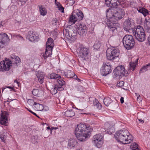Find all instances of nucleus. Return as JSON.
<instances>
[{
  "label": "nucleus",
  "mask_w": 150,
  "mask_h": 150,
  "mask_svg": "<svg viewBox=\"0 0 150 150\" xmlns=\"http://www.w3.org/2000/svg\"><path fill=\"white\" fill-rule=\"evenodd\" d=\"M17 38H19L21 40H23V37L19 35L17 36Z\"/></svg>",
  "instance_id": "bf43d9fd"
},
{
  "label": "nucleus",
  "mask_w": 150,
  "mask_h": 150,
  "mask_svg": "<svg viewBox=\"0 0 150 150\" xmlns=\"http://www.w3.org/2000/svg\"><path fill=\"white\" fill-rule=\"evenodd\" d=\"M124 29L126 31H128L132 29V30L134 28V24L133 23H131L129 19L126 20L123 23Z\"/></svg>",
  "instance_id": "f3484780"
},
{
  "label": "nucleus",
  "mask_w": 150,
  "mask_h": 150,
  "mask_svg": "<svg viewBox=\"0 0 150 150\" xmlns=\"http://www.w3.org/2000/svg\"><path fill=\"white\" fill-rule=\"evenodd\" d=\"M63 90V89L62 88H58L56 86V85H55L51 89V91L52 92L53 94H55L57 93V91H61Z\"/></svg>",
  "instance_id": "bb28decb"
},
{
  "label": "nucleus",
  "mask_w": 150,
  "mask_h": 150,
  "mask_svg": "<svg viewBox=\"0 0 150 150\" xmlns=\"http://www.w3.org/2000/svg\"><path fill=\"white\" fill-rule=\"evenodd\" d=\"M132 33L133 35L138 41L142 42L145 40V33L142 26L140 25L137 26V28L133 30Z\"/></svg>",
  "instance_id": "f03ea898"
},
{
  "label": "nucleus",
  "mask_w": 150,
  "mask_h": 150,
  "mask_svg": "<svg viewBox=\"0 0 150 150\" xmlns=\"http://www.w3.org/2000/svg\"><path fill=\"white\" fill-rule=\"evenodd\" d=\"M91 132H76L75 134L77 138L81 142L85 141L89 139L91 136Z\"/></svg>",
  "instance_id": "1a4fd4ad"
},
{
  "label": "nucleus",
  "mask_w": 150,
  "mask_h": 150,
  "mask_svg": "<svg viewBox=\"0 0 150 150\" xmlns=\"http://www.w3.org/2000/svg\"><path fill=\"white\" fill-rule=\"evenodd\" d=\"M135 94L136 95V96H137V99L139 98L140 97V95H139V94H138L137 93H135Z\"/></svg>",
  "instance_id": "774afa93"
},
{
  "label": "nucleus",
  "mask_w": 150,
  "mask_h": 150,
  "mask_svg": "<svg viewBox=\"0 0 150 150\" xmlns=\"http://www.w3.org/2000/svg\"><path fill=\"white\" fill-rule=\"evenodd\" d=\"M75 115V113L73 110H67L64 113V115L67 117H72Z\"/></svg>",
  "instance_id": "2f4dec72"
},
{
  "label": "nucleus",
  "mask_w": 150,
  "mask_h": 150,
  "mask_svg": "<svg viewBox=\"0 0 150 150\" xmlns=\"http://www.w3.org/2000/svg\"><path fill=\"white\" fill-rule=\"evenodd\" d=\"M90 53V50L88 48L81 47L79 50L78 54L79 56L84 60L87 59Z\"/></svg>",
  "instance_id": "ddd939ff"
},
{
  "label": "nucleus",
  "mask_w": 150,
  "mask_h": 150,
  "mask_svg": "<svg viewBox=\"0 0 150 150\" xmlns=\"http://www.w3.org/2000/svg\"><path fill=\"white\" fill-rule=\"evenodd\" d=\"M150 69V63H149L146 65L142 67L139 73H143L144 71H146L148 69Z\"/></svg>",
  "instance_id": "72a5a7b5"
},
{
  "label": "nucleus",
  "mask_w": 150,
  "mask_h": 150,
  "mask_svg": "<svg viewBox=\"0 0 150 150\" xmlns=\"http://www.w3.org/2000/svg\"><path fill=\"white\" fill-rule=\"evenodd\" d=\"M33 94L35 96H38L39 94V91L38 89H34L32 91Z\"/></svg>",
  "instance_id": "ea45409f"
},
{
  "label": "nucleus",
  "mask_w": 150,
  "mask_h": 150,
  "mask_svg": "<svg viewBox=\"0 0 150 150\" xmlns=\"http://www.w3.org/2000/svg\"><path fill=\"white\" fill-rule=\"evenodd\" d=\"M93 104L94 106H95L96 108L98 110H100L102 108L101 104L99 103L98 101L96 99H95L93 100Z\"/></svg>",
  "instance_id": "7c9ffc66"
},
{
  "label": "nucleus",
  "mask_w": 150,
  "mask_h": 150,
  "mask_svg": "<svg viewBox=\"0 0 150 150\" xmlns=\"http://www.w3.org/2000/svg\"><path fill=\"white\" fill-rule=\"evenodd\" d=\"M35 35L34 33L33 32L29 33L28 35V38L29 40L31 42H33L35 41Z\"/></svg>",
  "instance_id": "cd10ccee"
},
{
  "label": "nucleus",
  "mask_w": 150,
  "mask_h": 150,
  "mask_svg": "<svg viewBox=\"0 0 150 150\" xmlns=\"http://www.w3.org/2000/svg\"><path fill=\"white\" fill-rule=\"evenodd\" d=\"M144 26L145 28H150V19H145V21L144 23Z\"/></svg>",
  "instance_id": "4c0bfd02"
},
{
  "label": "nucleus",
  "mask_w": 150,
  "mask_h": 150,
  "mask_svg": "<svg viewBox=\"0 0 150 150\" xmlns=\"http://www.w3.org/2000/svg\"><path fill=\"white\" fill-rule=\"evenodd\" d=\"M138 4H139L136 6L137 10L139 13L142 14L144 16L149 15V12L148 10L142 6V3L140 1L138 3Z\"/></svg>",
  "instance_id": "6ab92c4d"
},
{
  "label": "nucleus",
  "mask_w": 150,
  "mask_h": 150,
  "mask_svg": "<svg viewBox=\"0 0 150 150\" xmlns=\"http://www.w3.org/2000/svg\"><path fill=\"white\" fill-rule=\"evenodd\" d=\"M110 6H112L114 8L121 6L120 5L118 0H112Z\"/></svg>",
  "instance_id": "b1692460"
},
{
  "label": "nucleus",
  "mask_w": 150,
  "mask_h": 150,
  "mask_svg": "<svg viewBox=\"0 0 150 150\" xmlns=\"http://www.w3.org/2000/svg\"><path fill=\"white\" fill-rule=\"evenodd\" d=\"M138 145L135 142L132 143L130 146V147L132 150H135L137 149H139L138 147Z\"/></svg>",
  "instance_id": "58836bf2"
},
{
  "label": "nucleus",
  "mask_w": 150,
  "mask_h": 150,
  "mask_svg": "<svg viewBox=\"0 0 150 150\" xmlns=\"http://www.w3.org/2000/svg\"><path fill=\"white\" fill-rule=\"evenodd\" d=\"M122 42L125 48L127 50L133 47L135 44L133 36L129 35H126L124 37Z\"/></svg>",
  "instance_id": "20e7f679"
},
{
  "label": "nucleus",
  "mask_w": 150,
  "mask_h": 150,
  "mask_svg": "<svg viewBox=\"0 0 150 150\" xmlns=\"http://www.w3.org/2000/svg\"><path fill=\"white\" fill-rule=\"evenodd\" d=\"M117 85L119 86H122L124 85V82L122 81H121L118 83H117Z\"/></svg>",
  "instance_id": "8fccbe9b"
},
{
  "label": "nucleus",
  "mask_w": 150,
  "mask_h": 150,
  "mask_svg": "<svg viewBox=\"0 0 150 150\" xmlns=\"http://www.w3.org/2000/svg\"><path fill=\"white\" fill-rule=\"evenodd\" d=\"M69 4L70 5H72L74 4V0H68Z\"/></svg>",
  "instance_id": "3c124183"
},
{
  "label": "nucleus",
  "mask_w": 150,
  "mask_h": 150,
  "mask_svg": "<svg viewBox=\"0 0 150 150\" xmlns=\"http://www.w3.org/2000/svg\"><path fill=\"white\" fill-rule=\"evenodd\" d=\"M71 73L72 76H71V77H73V78L78 81L80 80V79L78 78L77 76L74 73V72H71Z\"/></svg>",
  "instance_id": "79ce46f5"
},
{
  "label": "nucleus",
  "mask_w": 150,
  "mask_h": 150,
  "mask_svg": "<svg viewBox=\"0 0 150 150\" xmlns=\"http://www.w3.org/2000/svg\"><path fill=\"white\" fill-rule=\"evenodd\" d=\"M76 30L79 35L83 36L86 35L87 32V28L84 24L78 23L76 25Z\"/></svg>",
  "instance_id": "f8f14e48"
},
{
  "label": "nucleus",
  "mask_w": 150,
  "mask_h": 150,
  "mask_svg": "<svg viewBox=\"0 0 150 150\" xmlns=\"http://www.w3.org/2000/svg\"><path fill=\"white\" fill-rule=\"evenodd\" d=\"M137 65V63L136 62H129V66L128 68L129 71L132 70L134 71L136 65Z\"/></svg>",
  "instance_id": "c756f323"
},
{
  "label": "nucleus",
  "mask_w": 150,
  "mask_h": 150,
  "mask_svg": "<svg viewBox=\"0 0 150 150\" xmlns=\"http://www.w3.org/2000/svg\"><path fill=\"white\" fill-rule=\"evenodd\" d=\"M128 131V130L125 129H123L120 130V131Z\"/></svg>",
  "instance_id": "680f3d73"
},
{
  "label": "nucleus",
  "mask_w": 150,
  "mask_h": 150,
  "mask_svg": "<svg viewBox=\"0 0 150 150\" xmlns=\"http://www.w3.org/2000/svg\"><path fill=\"white\" fill-rule=\"evenodd\" d=\"M148 43L150 45V34L147 38Z\"/></svg>",
  "instance_id": "4d7b16f0"
},
{
  "label": "nucleus",
  "mask_w": 150,
  "mask_h": 150,
  "mask_svg": "<svg viewBox=\"0 0 150 150\" xmlns=\"http://www.w3.org/2000/svg\"><path fill=\"white\" fill-rule=\"evenodd\" d=\"M127 132H116L114 135L115 139L118 142L125 144Z\"/></svg>",
  "instance_id": "9b49d317"
},
{
  "label": "nucleus",
  "mask_w": 150,
  "mask_h": 150,
  "mask_svg": "<svg viewBox=\"0 0 150 150\" xmlns=\"http://www.w3.org/2000/svg\"><path fill=\"white\" fill-rule=\"evenodd\" d=\"M54 45L52 39L51 38H48L46 42V47L45 53L43 54V56L45 58L51 56Z\"/></svg>",
  "instance_id": "423d86ee"
},
{
  "label": "nucleus",
  "mask_w": 150,
  "mask_h": 150,
  "mask_svg": "<svg viewBox=\"0 0 150 150\" xmlns=\"http://www.w3.org/2000/svg\"><path fill=\"white\" fill-rule=\"evenodd\" d=\"M55 4L57 6V8H58L61 5L59 2L57 1H55Z\"/></svg>",
  "instance_id": "603ef678"
},
{
  "label": "nucleus",
  "mask_w": 150,
  "mask_h": 150,
  "mask_svg": "<svg viewBox=\"0 0 150 150\" xmlns=\"http://www.w3.org/2000/svg\"><path fill=\"white\" fill-rule=\"evenodd\" d=\"M60 79H57V83L55 85H56V86L58 87V88H62L64 90V87L65 84V82L62 79H61V78Z\"/></svg>",
  "instance_id": "4be33fe9"
},
{
  "label": "nucleus",
  "mask_w": 150,
  "mask_h": 150,
  "mask_svg": "<svg viewBox=\"0 0 150 150\" xmlns=\"http://www.w3.org/2000/svg\"><path fill=\"white\" fill-rule=\"evenodd\" d=\"M14 83H17V84L18 85V86L19 84V82H18L16 80L14 81Z\"/></svg>",
  "instance_id": "69168bd1"
},
{
  "label": "nucleus",
  "mask_w": 150,
  "mask_h": 150,
  "mask_svg": "<svg viewBox=\"0 0 150 150\" xmlns=\"http://www.w3.org/2000/svg\"><path fill=\"white\" fill-rule=\"evenodd\" d=\"M120 101L121 103H123L124 102V98L121 97L120 99Z\"/></svg>",
  "instance_id": "13d9d810"
},
{
  "label": "nucleus",
  "mask_w": 150,
  "mask_h": 150,
  "mask_svg": "<svg viewBox=\"0 0 150 150\" xmlns=\"http://www.w3.org/2000/svg\"><path fill=\"white\" fill-rule=\"evenodd\" d=\"M36 76L38 78L39 82L41 83H42L43 82V79L44 78V76L43 74L41 73H39V72L36 74Z\"/></svg>",
  "instance_id": "a878e982"
},
{
  "label": "nucleus",
  "mask_w": 150,
  "mask_h": 150,
  "mask_svg": "<svg viewBox=\"0 0 150 150\" xmlns=\"http://www.w3.org/2000/svg\"><path fill=\"white\" fill-rule=\"evenodd\" d=\"M48 78L51 79H61V76L60 75L55 73H52L50 75Z\"/></svg>",
  "instance_id": "c85d7f7f"
},
{
  "label": "nucleus",
  "mask_w": 150,
  "mask_h": 150,
  "mask_svg": "<svg viewBox=\"0 0 150 150\" xmlns=\"http://www.w3.org/2000/svg\"><path fill=\"white\" fill-rule=\"evenodd\" d=\"M0 40L3 43L5 44L10 40L8 35L5 33H0Z\"/></svg>",
  "instance_id": "412c9836"
},
{
  "label": "nucleus",
  "mask_w": 150,
  "mask_h": 150,
  "mask_svg": "<svg viewBox=\"0 0 150 150\" xmlns=\"http://www.w3.org/2000/svg\"><path fill=\"white\" fill-rule=\"evenodd\" d=\"M105 128H106V129H108V127L110 125L108 123H106L105 124Z\"/></svg>",
  "instance_id": "5fc2aeb1"
},
{
  "label": "nucleus",
  "mask_w": 150,
  "mask_h": 150,
  "mask_svg": "<svg viewBox=\"0 0 150 150\" xmlns=\"http://www.w3.org/2000/svg\"><path fill=\"white\" fill-rule=\"evenodd\" d=\"M25 108L28 111L31 113L33 114V115L36 116L37 117L39 118V117L35 113L33 112L32 110L29 109L28 108Z\"/></svg>",
  "instance_id": "09e8293b"
},
{
  "label": "nucleus",
  "mask_w": 150,
  "mask_h": 150,
  "mask_svg": "<svg viewBox=\"0 0 150 150\" xmlns=\"http://www.w3.org/2000/svg\"><path fill=\"white\" fill-rule=\"evenodd\" d=\"M101 46V43L100 42L96 41L93 45V47L94 49L97 50L100 48Z\"/></svg>",
  "instance_id": "e433bc0d"
},
{
  "label": "nucleus",
  "mask_w": 150,
  "mask_h": 150,
  "mask_svg": "<svg viewBox=\"0 0 150 150\" xmlns=\"http://www.w3.org/2000/svg\"><path fill=\"white\" fill-rule=\"evenodd\" d=\"M112 104H113V105L112 106V107L113 108H115L116 107L117 105V104L116 103H112Z\"/></svg>",
  "instance_id": "864d4df0"
},
{
  "label": "nucleus",
  "mask_w": 150,
  "mask_h": 150,
  "mask_svg": "<svg viewBox=\"0 0 150 150\" xmlns=\"http://www.w3.org/2000/svg\"><path fill=\"white\" fill-rule=\"evenodd\" d=\"M104 64L101 69L100 72L101 75L103 76H106L111 73L112 69L110 64L108 63Z\"/></svg>",
  "instance_id": "2eb2a0df"
},
{
  "label": "nucleus",
  "mask_w": 150,
  "mask_h": 150,
  "mask_svg": "<svg viewBox=\"0 0 150 150\" xmlns=\"http://www.w3.org/2000/svg\"><path fill=\"white\" fill-rule=\"evenodd\" d=\"M11 57L12 59H14L17 61L16 63H19L20 61L19 57L17 56L12 55Z\"/></svg>",
  "instance_id": "a19ab883"
},
{
  "label": "nucleus",
  "mask_w": 150,
  "mask_h": 150,
  "mask_svg": "<svg viewBox=\"0 0 150 150\" xmlns=\"http://www.w3.org/2000/svg\"><path fill=\"white\" fill-rule=\"evenodd\" d=\"M93 129L90 126H87L85 125L80 123L77 125L75 131H91Z\"/></svg>",
  "instance_id": "dca6fc26"
},
{
  "label": "nucleus",
  "mask_w": 150,
  "mask_h": 150,
  "mask_svg": "<svg viewBox=\"0 0 150 150\" xmlns=\"http://www.w3.org/2000/svg\"><path fill=\"white\" fill-rule=\"evenodd\" d=\"M20 1L23 4L25 3L27 0H20Z\"/></svg>",
  "instance_id": "052dcab7"
},
{
  "label": "nucleus",
  "mask_w": 150,
  "mask_h": 150,
  "mask_svg": "<svg viewBox=\"0 0 150 150\" xmlns=\"http://www.w3.org/2000/svg\"><path fill=\"white\" fill-rule=\"evenodd\" d=\"M76 143L77 142L74 139H71L69 140L68 142L69 145L70 146H71L72 147H74Z\"/></svg>",
  "instance_id": "f704fd0d"
},
{
  "label": "nucleus",
  "mask_w": 150,
  "mask_h": 150,
  "mask_svg": "<svg viewBox=\"0 0 150 150\" xmlns=\"http://www.w3.org/2000/svg\"><path fill=\"white\" fill-rule=\"evenodd\" d=\"M125 144L130 143L132 141H133V137L132 135L129 133V132H127V135H126Z\"/></svg>",
  "instance_id": "5701e85b"
},
{
  "label": "nucleus",
  "mask_w": 150,
  "mask_h": 150,
  "mask_svg": "<svg viewBox=\"0 0 150 150\" xmlns=\"http://www.w3.org/2000/svg\"><path fill=\"white\" fill-rule=\"evenodd\" d=\"M120 50L117 47L108 48L106 50L107 59L109 60H113L117 58L120 54Z\"/></svg>",
  "instance_id": "7ed1b4c3"
},
{
  "label": "nucleus",
  "mask_w": 150,
  "mask_h": 150,
  "mask_svg": "<svg viewBox=\"0 0 150 150\" xmlns=\"http://www.w3.org/2000/svg\"><path fill=\"white\" fill-rule=\"evenodd\" d=\"M1 40H0V47L3 48L4 47V45L5 44H3L1 41Z\"/></svg>",
  "instance_id": "6e6d98bb"
},
{
  "label": "nucleus",
  "mask_w": 150,
  "mask_h": 150,
  "mask_svg": "<svg viewBox=\"0 0 150 150\" xmlns=\"http://www.w3.org/2000/svg\"><path fill=\"white\" fill-rule=\"evenodd\" d=\"M107 18H109V19L107 20V25L110 29V31L113 32L116 31V26L118 24L117 21H115V19L111 17Z\"/></svg>",
  "instance_id": "9d476101"
},
{
  "label": "nucleus",
  "mask_w": 150,
  "mask_h": 150,
  "mask_svg": "<svg viewBox=\"0 0 150 150\" xmlns=\"http://www.w3.org/2000/svg\"><path fill=\"white\" fill-rule=\"evenodd\" d=\"M56 22H57V20L56 19H54L53 20V24H54V23H56Z\"/></svg>",
  "instance_id": "338daca9"
},
{
  "label": "nucleus",
  "mask_w": 150,
  "mask_h": 150,
  "mask_svg": "<svg viewBox=\"0 0 150 150\" xmlns=\"http://www.w3.org/2000/svg\"><path fill=\"white\" fill-rule=\"evenodd\" d=\"M107 17H112L115 21H118L123 18L125 15L123 9L120 7L115 8H108L106 11Z\"/></svg>",
  "instance_id": "f257e3e1"
},
{
  "label": "nucleus",
  "mask_w": 150,
  "mask_h": 150,
  "mask_svg": "<svg viewBox=\"0 0 150 150\" xmlns=\"http://www.w3.org/2000/svg\"><path fill=\"white\" fill-rule=\"evenodd\" d=\"M27 102L30 105H37L38 106H42V105L39 103H37L35 102H34V101L32 99H28V100Z\"/></svg>",
  "instance_id": "c9c22d12"
},
{
  "label": "nucleus",
  "mask_w": 150,
  "mask_h": 150,
  "mask_svg": "<svg viewBox=\"0 0 150 150\" xmlns=\"http://www.w3.org/2000/svg\"><path fill=\"white\" fill-rule=\"evenodd\" d=\"M9 115L8 113L7 112H2L1 114V119L0 123L3 125H7L8 123V117Z\"/></svg>",
  "instance_id": "a211bd4d"
},
{
  "label": "nucleus",
  "mask_w": 150,
  "mask_h": 150,
  "mask_svg": "<svg viewBox=\"0 0 150 150\" xmlns=\"http://www.w3.org/2000/svg\"><path fill=\"white\" fill-rule=\"evenodd\" d=\"M58 8V10H60L62 13H64V8L63 6H62V5L59 7Z\"/></svg>",
  "instance_id": "de8ad7c7"
},
{
  "label": "nucleus",
  "mask_w": 150,
  "mask_h": 150,
  "mask_svg": "<svg viewBox=\"0 0 150 150\" xmlns=\"http://www.w3.org/2000/svg\"><path fill=\"white\" fill-rule=\"evenodd\" d=\"M12 63L10 61H3L0 62V71L4 72L9 70Z\"/></svg>",
  "instance_id": "4468645a"
},
{
  "label": "nucleus",
  "mask_w": 150,
  "mask_h": 150,
  "mask_svg": "<svg viewBox=\"0 0 150 150\" xmlns=\"http://www.w3.org/2000/svg\"><path fill=\"white\" fill-rule=\"evenodd\" d=\"M71 72H73V71H68L67 72V77L69 78H73V77H71V76H72V74H71Z\"/></svg>",
  "instance_id": "a18cd8bd"
},
{
  "label": "nucleus",
  "mask_w": 150,
  "mask_h": 150,
  "mask_svg": "<svg viewBox=\"0 0 150 150\" xmlns=\"http://www.w3.org/2000/svg\"><path fill=\"white\" fill-rule=\"evenodd\" d=\"M66 33L65 34V36L69 39H71V40H74L75 38L76 33L75 32L71 29V31L70 30H68L67 32V30H66Z\"/></svg>",
  "instance_id": "aec40b11"
},
{
  "label": "nucleus",
  "mask_w": 150,
  "mask_h": 150,
  "mask_svg": "<svg viewBox=\"0 0 150 150\" xmlns=\"http://www.w3.org/2000/svg\"><path fill=\"white\" fill-rule=\"evenodd\" d=\"M112 0H105V4L108 6H110Z\"/></svg>",
  "instance_id": "37998d69"
},
{
  "label": "nucleus",
  "mask_w": 150,
  "mask_h": 150,
  "mask_svg": "<svg viewBox=\"0 0 150 150\" xmlns=\"http://www.w3.org/2000/svg\"><path fill=\"white\" fill-rule=\"evenodd\" d=\"M112 102V100L108 97L105 98L103 100L104 104L106 106H108Z\"/></svg>",
  "instance_id": "473e14b6"
},
{
  "label": "nucleus",
  "mask_w": 150,
  "mask_h": 150,
  "mask_svg": "<svg viewBox=\"0 0 150 150\" xmlns=\"http://www.w3.org/2000/svg\"><path fill=\"white\" fill-rule=\"evenodd\" d=\"M0 138L2 141L4 142L5 138V135L2 134L1 133L0 134Z\"/></svg>",
  "instance_id": "c03bdc74"
},
{
  "label": "nucleus",
  "mask_w": 150,
  "mask_h": 150,
  "mask_svg": "<svg viewBox=\"0 0 150 150\" xmlns=\"http://www.w3.org/2000/svg\"><path fill=\"white\" fill-rule=\"evenodd\" d=\"M138 120L139 121H140V122H141L142 123H143L144 122L143 120H142V119H138Z\"/></svg>",
  "instance_id": "e2e57ef3"
},
{
  "label": "nucleus",
  "mask_w": 150,
  "mask_h": 150,
  "mask_svg": "<svg viewBox=\"0 0 150 150\" xmlns=\"http://www.w3.org/2000/svg\"><path fill=\"white\" fill-rule=\"evenodd\" d=\"M47 129H50V131H52L53 129L56 130L58 129V128L57 127H50L48 126L47 127Z\"/></svg>",
  "instance_id": "49530a36"
},
{
  "label": "nucleus",
  "mask_w": 150,
  "mask_h": 150,
  "mask_svg": "<svg viewBox=\"0 0 150 150\" xmlns=\"http://www.w3.org/2000/svg\"><path fill=\"white\" fill-rule=\"evenodd\" d=\"M103 135L97 134L94 135L93 138L92 142L98 148L101 147L103 143Z\"/></svg>",
  "instance_id": "6e6552de"
},
{
  "label": "nucleus",
  "mask_w": 150,
  "mask_h": 150,
  "mask_svg": "<svg viewBox=\"0 0 150 150\" xmlns=\"http://www.w3.org/2000/svg\"><path fill=\"white\" fill-rule=\"evenodd\" d=\"M38 7L40 15L43 16H45L47 13L46 9L45 7H43L41 5H39Z\"/></svg>",
  "instance_id": "393cba45"
},
{
  "label": "nucleus",
  "mask_w": 150,
  "mask_h": 150,
  "mask_svg": "<svg viewBox=\"0 0 150 150\" xmlns=\"http://www.w3.org/2000/svg\"><path fill=\"white\" fill-rule=\"evenodd\" d=\"M147 29V31L148 33H150V28H146Z\"/></svg>",
  "instance_id": "0e129e2a"
},
{
  "label": "nucleus",
  "mask_w": 150,
  "mask_h": 150,
  "mask_svg": "<svg viewBox=\"0 0 150 150\" xmlns=\"http://www.w3.org/2000/svg\"><path fill=\"white\" fill-rule=\"evenodd\" d=\"M83 17V14L81 11L77 12L73 11L69 18V21L74 24L76 22L82 20Z\"/></svg>",
  "instance_id": "39448f33"
},
{
  "label": "nucleus",
  "mask_w": 150,
  "mask_h": 150,
  "mask_svg": "<svg viewBox=\"0 0 150 150\" xmlns=\"http://www.w3.org/2000/svg\"><path fill=\"white\" fill-rule=\"evenodd\" d=\"M113 76L116 78L118 76H127L129 74V73L125 70L124 67L122 65L117 66L113 71Z\"/></svg>",
  "instance_id": "0eeeda50"
}]
</instances>
